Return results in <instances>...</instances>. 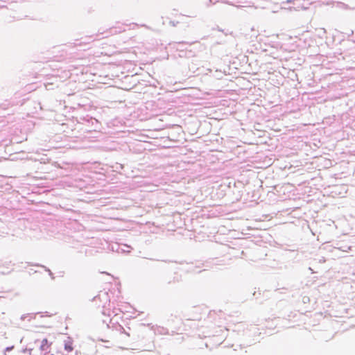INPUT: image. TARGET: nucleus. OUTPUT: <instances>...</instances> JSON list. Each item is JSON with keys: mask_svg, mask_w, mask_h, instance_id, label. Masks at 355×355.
I'll return each instance as SVG.
<instances>
[{"mask_svg": "<svg viewBox=\"0 0 355 355\" xmlns=\"http://www.w3.org/2000/svg\"><path fill=\"white\" fill-rule=\"evenodd\" d=\"M180 279L178 277H164L162 279V282L165 285H171L173 284H175L176 282H178Z\"/></svg>", "mask_w": 355, "mask_h": 355, "instance_id": "obj_1", "label": "nucleus"}, {"mask_svg": "<svg viewBox=\"0 0 355 355\" xmlns=\"http://www.w3.org/2000/svg\"><path fill=\"white\" fill-rule=\"evenodd\" d=\"M28 264L29 266H39V267L43 268L46 271H47L49 272V275L51 276L52 279H55V277H54L53 272L48 268H46L45 266H43V265H41V264H37H37H33V263H28Z\"/></svg>", "mask_w": 355, "mask_h": 355, "instance_id": "obj_2", "label": "nucleus"}, {"mask_svg": "<svg viewBox=\"0 0 355 355\" xmlns=\"http://www.w3.org/2000/svg\"><path fill=\"white\" fill-rule=\"evenodd\" d=\"M49 347V345L48 340L46 338L43 339L42 341L41 345H40L41 350L46 351Z\"/></svg>", "mask_w": 355, "mask_h": 355, "instance_id": "obj_3", "label": "nucleus"}, {"mask_svg": "<svg viewBox=\"0 0 355 355\" xmlns=\"http://www.w3.org/2000/svg\"><path fill=\"white\" fill-rule=\"evenodd\" d=\"M64 349L68 352H70L73 350L72 342L70 340L64 342Z\"/></svg>", "mask_w": 355, "mask_h": 355, "instance_id": "obj_4", "label": "nucleus"}, {"mask_svg": "<svg viewBox=\"0 0 355 355\" xmlns=\"http://www.w3.org/2000/svg\"><path fill=\"white\" fill-rule=\"evenodd\" d=\"M118 330L121 332V334H125L128 337L130 336V333L128 332V331H126L125 329L122 326L120 325L119 327V329Z\"/></svg>", "mask_w": 355, "mask_h": 355, "instance_id": "obj_5", "label": "nucleus"}, {"mask_svg": "<svg viewBox=\"0 0 355 355\" xmlns=\"http://www.w3.org/2000/svg\"><path fill=\"white\" fill-rule=\"evenodd\" d=\"M293 0H286V1H282L281 3V5H280V8L281 9H284V8H285L284 5L286 3H293Z\"/></svg>", "mask_w": 355, "mask_h": 355, "instance_id": "obj_6", "label": "nucleus"}, {"mask_svg": "<svg viewBox=\"0 0 355 355\" xmlns=\"http://www.w3.org/2000/svg\"><path fill=\"white\" fill-rule=\"evenodd\" d=\"M31 350H32L31 349H27V348H26V349H24L22 350V353H23V354H27V353H28L29 354H31Z\"/></svg>", "mask_w": 355, "mask_h": 355, "instance_id": "obj_7", "label": "nucleus"}, {"mask_svg": "<svg viewBox=\"0 0 355 355\" xmlns=\"http://www.w3.org/2000/svg\"><path fill=\"white\" fill-rule=\"evenodd\" d=\"M191 270L193 272H197L194 268L191 269ZM198 272H201V270H199Z\"/></svg>", "mask_w": 355, "mask_h": 355, "instance_id": "obj_8", "label": "nucleus"}, {"mask_svg": "<svg viewBox=\"0 0 355 355\" xmlns=\"http://www.w3.org/2000/svg\"><path fill=\"white\" fill-rule=\"evenodd\" d=\"M26 316L25 315H23L21 316V320H24L26 318Z\"/></svg>", "mask_w": 355, "mask_h": 355, "instance_id": "obj_9", "label": "nucleus"}, {"mask_svg": "<svg viewBox=\"0 0 355 355\" xmlns=\"http://www.w3.org/2000/svg\"><path fill=\"white\" fill-rule=\"evenodd\" d=\"M103 313L104 315H106V314H107V312H105V311H103Z\"/></svg>", "mask_w": 355, "mask_h": 355, "instance_id": "obj_10", "label": "nucleus"}]
</instances>
